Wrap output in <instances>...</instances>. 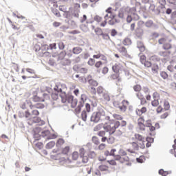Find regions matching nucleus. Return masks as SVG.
Returning a JSON list of instances; mask_svg holds the SVG:
<instances>
[{
  "label": "nucleus",
  "instance_id": "nucleus-1",
  "mask_svg": "<svg viewBox=\"0 0 176 176\" xmlns=\"http://www.w3.org/2000/svg\"><path fill=\"white\" fill-rule=\"evenodd\" d=\"M101 116H105V111L100 110L99 111L94 112L90 118V122L98 123L101 120Z\"/></svg>",
  "mask_w": 176,
  "mask_h": 176
},
{
  "label": "nucleus",
  "instance_id": "nucleus-2",
  "mask_svg": "<svg viewBox=\"0 0 176 176\" xmlns=\"http://www.w3.org/2000/svg\"><path fill=\"white\" fill-rule=\"evenodd\" d=\"M33 138H34L35 141H39L41 140V137L42 135L39 134L41 131H42V128L40 126H37L33 129Z\"/></svg>",
  "mask_w": 176,
  "mask_h": 176
},
{
  "label": "nucleus",
  "instance_id": "nucleus-3",
  "mask_svg": "<svg viewBox=\"0 0 176 176\" xmlns=\"http://www.w3.org/2000/svg\"><path fill=\"white\" fill-rule=\"evenodd\" d=\"M30 107V109H33L32 102L30 100H26L22 105H21V108L22 109H27V108Z\"/></svg>",
  "mask_w": 176,
  "mask_h": 176
},
{
  "label": "nucleus",
  "instance_id": "nucleus-4",
  "mask_svg": "<svg viewBox=\"0 0 176 176\" xmlns=\"http://www.w3.org/2000/svg\"><path fill=\"white\" fill-rule=\"evenodd\" d=\"M120 126V122L119 121H116L114 123V126H110V131L109 133V135H112L113 134H115V132L116 131V129H119V126Z\"/></svg>",
  "mask_w": 176,
  "mask_h": 176
},
{
  "label": "nucleus",
  "instance_id": "nucleus-5",
  "mask_svg": "<svg viewBox=\"0 0 176 176\" xmlns=\"http://www.w3.org/2000/svg\"><path fill=\"white\" fill-rule=\"evenodd\" d=\"M137 47L141 52H144L146 50L145 45H144V42L141 41H137Z\"/></svg>",
  "mask_w": 176,
  "mask_h": 176
},
{
  "label": "nucleus",
  "instance_id": "nucleus-6",
  "mask_svg": "<svg viewBox=\"0 0 176 176\" xmlns=\"http://www.w3.org/2000/svg\"><path fill=\"white\" fill-rule=\"evenodd\" d=\"M135 34L136 36L139 38V39H141V38H142V35H144V30L140 28H137L135 30Z\"/></svg>",
  "mask_w": 176,
  "mask_h": 176
},
{
  "label": "nucleus",
  "instance_id": "nucleus-7",
  "mask_svg": "<svg viewBox=\"0 0 176 176\" xmlns=\"http://www.w3.org/2000/svg\"><path fill=\"white\" fill-rule=\"evenodd\" d=\"M64 144H65V140H64L63 138H59L56 141V148H59V149H60L61 146L64 145Z\"/></svg>",
  "mask_w": 176,
  "mask_h": 176
},
{
  "label": "nucleus",
  "instance_id": "nucleus-8",
  "mask_svg": "<svg viewBox=\"0 0 176 176\" xmlns=\"http://www.w3.org/2000/svg\"><path fill=\"white\" fill-rule=\"evenodd\" d=\"M32 123H39L41 122V126H43L45 124V121H42V119L38 116H34L32 117Z\"/></svg>",
  "mask_w": 176,
  "mask_h": 176
},
{
  "label": "nucleus",
  "instance_id": "nucleus-9",
  "mask_svg": "<svg viewBox=\"0 0 176 176\" xmlns=\"http://www.w3.org/2000/svg\"><path fill=\"white\" fill-rule=\"evenodd\" d=\"M82 52H83V49L80 47H74L72 48L73 54H80Z\"/></svg>",
  "mask_w": 176,
  "mask_h": 176
},
{
  "label": "nucleus",
  "instance_id": "nucleus-10",
  "mask_svg": "<svg viewBox=\"0 0 176 176\" xmlns=\"http://www.w3.org/2000/svg\"><path fill=\"white\" fill-rule=\"evenodd\" d=\"M87 100V96L86 94H82L80 96V101L79 102V104H82L83 107H85V102Z\"/></svg>",
  "mask_w": 176,
  "mask_h": 176
},
{
  "label": "nucleus",
  "instance_id": "nucleus-11",
  "mask_svg": "<svg viewBox=\"0 0 176 176\" xmlns=\"http://www.w3.org/2000/svg\"><path fill=\"white\" fill-rule=\"evenodd\" d=\"M45 108V105L43 103H36L35 104H33V109H43Z\"/></svg>",
  "mask_w": 176,
  "mask_h": 176
},
{
  "label": "nucleus",
  "instance_id": "nucleus-12",
  "mask_svg": "<svg viewBox=\"0 0 176 176\" xmlns=\"http://www.w3.org/2000/svg\"><path fill=\"white\" fill-rule=\"evenodd\" d=\"M170 23H172V24H176V10L170 15Z\"/></svg>",
  "mask_w": 176,
  "mask_h": 176
},
{
  "label": "nucleus",
  "instance_id": "nucleus-13",
  "mask_svg": "<svg viewBox=\"0 0 176 176\" xmlns=\"http://www.w3.org/2000/svg\"><path fill=\"white\" fill-rule=\"evenodd\" d=\"M81 119L83 122H86L87 120V111L86 110H83L81 113Z\"/></svg>",
  "mask_w": 176,
  "mask_h": 176
},
{
  "label": "nucleus",
  "instance_id": "nucleus-14",
  "mask_svg": "<svg viewBox=\"0 0 176 176\" xmlns=\"http://www.w3.org/2000/svg\"><path fill=\"white\" fill-rule=\"evenodd\" d=\"M172 47H173V45H171L170 43H164L162 46V48L164 49V50H170V49H172Z\"/></svg>",
  "mask_w": 176,
  "mask_h": 176
},
{
  "label": "nucleus",
  "instance_id": "nucleus-15",
  "mask_svg": "<svg viewBox=\"0 0 176 176\" xmlns=\"http://www.w3.org/2000/svg\"><path fill=\"white\" fill-rule=\"evenodd\" d=\"M120 53H122V56H126L127 55V50L126 49V47L122 46L118 49Z\"/></svg>",
  "mask_w": 176,
  "mask_h": 176
},
{
  "label": "nucleus",
  "instance_id": "nucleus-16",
  "mask_svg": "<svg viewBox=\"0 0 176 176\" xmlns=\"http://www.w3.org/2000/svg\"><path fill=\"white\" fill-rule=\"evenodd\" d=\"M54 145H56V142L51 141L46 144L45 148L46 149H52V148H53Z\"/></svg>",
  "mask_w": 176,
  "mask_h": 176
},
{
  "label": "nucleus",
  "instance_id": "nucleus-17",
  "mask_svg": "<svg viewBox=\"0 0 176 176\" xmlns=\"http://www.w3.org/2000/svg\"><path fill=\"white\" fill-rule=\"evenodd\" d=\"M61 65H63V67H68L71 65V60L65 59V60L61 62Z\"/></svg>",
  "mask_w": 176,
  "mask_h": 176
},
{
  "label": "nucleus",
  "instance_id": "nucleus-18",
  "mask_svg": "<svg viewBox=\"0 0 176 176\" xmlns=\"http://www.w3.org/2000/svg\"><path fill=\"white\" fill-rule=\"evenodd\" d=\"M122 43L124 46H129V45H131V39L129 38H125L123 40Z\"/></svg>",
  "mask_w": 176,
  "mask_h": 176
},
{
  "label": "nucleus",
  "instance_id": "nucleus-19",
  "mask_svg": "<svg viewBox=\"0 0 176 176\" xmlns=\"http://www.w3.org/2000/svg\"><path fill=\"white\" fill-rule=\"evenodd\" d=\"M41 135V137L45 138V137H47V135H50V131H49V129H45L44 131H42Z\"/></svg>",
  "mask_w": 176,
  "mask_h": 176
},
{
  "label": "nucleus",
  "instance_id": "nucleus-20",
  "mask_svg": "<svg viewBox=\"0 0 176 176\" xmlns=\"http://www.w3.org/2000/svg\"><path fill=\"white\" fill-rule=\"evenodd\" d=\"M65 98L67 100L68 104H71V102H72L74 101V96L71 95V94H67L65 96Z\"/></svg>",
  "mask_w": 176,
  "mask_h": 176
},
{
  "label": "nucleus",
  "instance_id": "nucleus-21",
  "mask_svg": "<svg viewBox=\"0 0 176 176\" xmlns=\"http://www.w3.org/2000/svg\"><path fill=\"white\" fill-rule=\"evenodd\" d=\"M120 70V67L118 64H116L115 65L112 66L113 72L118 74V72H119Z\"/></svg>",
  "mask_w": 176,
  "mask_h": 176
},
{
  "label": "nucleus",
  "instance_id": "nucleus-22",
  "mask_svg": "<svg viewBox=\"0 0 176 176\" xmlns=\"http://www.w3.org/2000/svg\"><path fill=\"white\" fill-rule=\"evenodd\" d=\"M69 152V146H66L64 148L62 149V155H68Z\"/></svg>",
  "mask_w": 176,
  "mask_h": 176
},
{
  "label": "nucleus",
  "instance_id": "nucleus-23",
  "mask_svg": "<svg viewBox=\"0 0 176 176\" xmlns=\"http://www.w3.org/2000/svg\"><path fill=\"white\" fill-rule=\"evenodd\" d=\"M52 12L56 17H61V14H60V11H58V10L52 8Z\"/></svg>",
  "mask_w": 176,
  "mask_h": 176
},
{
  "label": "nucleus",
  "instance_id": "nucleus-24",
  "mask_svg": "<svg viewBox=\"0 0 176 176\" xmlns=\"http://www.w3.org/2000/svg\"><path fill=\"white\" fill-rule=\"evenodd\" d=\"M82 108H83V104L82 103H80V104H78L77 107L75 109L76 113L79 114L82 111Z\"/></svg>",
  "mask_w": 176,
  "mask_h": 176
},
{
  "label": "nucleus",
  "instance_id": "nucleus-25",
  "mask_svg": "<svg viewBox=\"0 0 176 176\" xmlns=\"http://www.w3.org/2000/svg\"><path fill=\"white\" fill-rule=\"evenodd\" d=\"M95 33L96 34V35L100 36L102 35V34H104V32H102V29H101V28H96L95 30Z\"/></svg>",
  "mask_w": 176,
  "mask_h": 176
},
{
  "label": "nucleus",
  "instance_id": "nucleus-26",
  "mask_svg": "<svg viewBox=\"0 0 176 176\" xmlns=\"http://www.w3.org/2000/svg\"><path fill=\"white\" fill-rule=\"evenodd\" d=\"M146 111H147L146 107H142L141 109H136L135 112H136V113H138V112H140V113H142H142H146Z\"/></svg>",
  "mask_w": 176,
  "mask_h": 176
},
{
  "label": "nucleus",
  "instance_id": "nucleus-27",
  "mask_svg": "<svg viewBox=\"0 0 176 176\" xmlns=\"http://www.w3.org/2000/svg\"><path fill=\"white\" fill-rule=\"evenodd\" d=\"M98 168L100 171H108L109 166L107 165H100Z\"/></svg>",
  "mask_w": 176,
  "mask_h": 176
},
{
  "label": "nucleus",
  "instance_id": "nucleus-28",
  "mask_svg": "<svg viewBox=\"0 0 176 176\" xmlns=\"http://www.w3.org/2000/svg\"><path fill=\"white\" fill-rule=\"evenodd\" d=\"M25 118L26 119H28V118H30V120H31V119H32V115L31 114V113L30 112V110H26L25 111Z\"/></svg>",
  "mask_w": 176,
  "mask_h": 176
},
{
  "label": "nucleus",
  "instance_id": "nucleus-29",
  "mask_svg": "<svg viewBox=\"0 0 176 176\" xmlns=\"http://www.w3.org/2000/svg\"><path fill=\"white\" fill-rule=\"evenodd\" d=\"M51 97L54 101H57L58 100V92L52 93Z\"/></svg>",
  "mask_w": 176,
  "mask_h": 176
},
{
  "label": "nucleus",
  "instance_id": "nucleus-30",
  "mask_svg": "<svg viewBox=\"0 0 176 176\" xmlns=\"http://www.w3.org/2000/svg\"><path fill=\"white\" fill-rule=\"evenodd\" d=\"M100 36H102L103 39H105V41H111V37L109 36V34L107 33H102Z\"/></svg>",
  "mask_w": 176,
  "mask_h": 176
},
{
  "label": "nucleus",
  "instance_id": "nucleus-31",
  "mask_svg": "<svg viewBox=\"0 0 176 176\" xmlns=\"http://www.w3.org/2000/svg\"><path fill=\"white\" fill-rule=\"evenodd\" d=\"M32 111V118H34V116H39V111L36 110V109H34Z\"/></svg>",
  "mask_w": 176,
  "mask_h": 176
},
{
  "label": "nucleus",
  "instance_id": "nucleus-32",
  "mask_svg": "<svg viewBox=\"0 0 176 176\" xmlns=\"http://www.w3.org/2000/svg\"><path fill=\"white\" fill-rule=\"evenodd\" d=\"M72 108H76L78 105V99H73V101L70 102Z\"/></svg>",
  "mask_w": 176,
  "mask_h": 176
},
{
  "label": "nucleus",
  "instance_id": "nucleus-33",
  "mask_svg": "<svg viewBox=\"0 0 176 176\" xmlns=\"http://www.w3.org/2000/svg\"><path fill=\"white\" fill-rule=\"evenodd\" d=\"M92 142H94V144H95V145H99L100 144V140H98V138H97V136L92 137Z\"/></svg>",
  "mask_w": 176,
  "mask_h": 176
},
{
  "label": "nucleus",
  "instance_id": "nucleus-34",
  "mask_svg": "<svg viewBox=\"0 0 176 176\" xmlns=\"http://www.w3.org/2000/svg\"><path fill=\"white\" fill-rule=\"evenodd\" d=\"M140 61L141 64L144 65L145 63L146 62V56L145 55L140 56Z\"/></svg>",
  "mask_w": 176,
  "mask_h": 176
},
{
  "label": "nucleus",
  "instance_id": "nucleus-35",
  "mask_svg": "<svg viewBox=\"0 0 176 176\" xmlns=\"http://www.w3.org/2000/svg\"><path fill=\"white\" fill-rule=\"evenodd\" d=\"M144 160H145V156L141 155L140 157L136 158V162L138 163H144Z\"/></svg>",
  "mask_w": 176,
  "mask_h": 176
},
{
  "label": "nucleus",
  "instance_id": "nucleus-36",
  "mask_svg": "<svg viewBox=\"0 0 176 176\" xmlns=\"http://www.w3.org/2000/svg\"><path fill=\"white\" fill-rule=\"evenodd\" d=\"M153 24V21L148 20L145 23V26L147 27V28H151L152 27V25Z\"/></svg>",
  "mask_w": 176,
  "mask_h": 176
},
{
  "label": "nucleus",
  "instance_id": "nucleus-37",
  "mask_svg": "<svg viewBox=\"0 0 176 176\" xmlns=\"http://www.w3.org/2000/svg\"><path fill=\"white\" fill-rule=\"evenodd\" d=\"M167 2L172 5L173 9H176V0H167Z\"/></svg>",
  "mask_w": 176,
  "mask_h": 176
},
{
  "label": "nucleus",
  "instance_id": "nucleus-38",
  "mask_svg": "<svg viewBox=\"0 0 176 176\" xmlns=\"http://www.w3.org/2000/svg\"><path fill=\"white\" fill-rule=\"evenodd\" d=\"M41 50L42 52H47V50H50V47L47 45V44H43L41 46Z\"/></svg>",
  "mask_w": 176,
  "mask_h": 176
},
{
  "label": "nucleus",
  "instance_id": "nucleus-39",
  "mask_svg": "<svg viewBox=\"0 0 176 176\" xmlns=\"http://www.w3.org/2000/svg\"><path fill=\"white\" fill-rule=\"evenodd\" d=\"M141 89H142L141 85H140L138 84L133 86L134 91H136V92L141 91Z\"/></svg>",
  "mask_w": 176,
  "mask_h": 176
},
{
  "label": "nucleus",
  "instance_id": "nucleus-40",
  "mask_svg": "<svg viewBox=\"0 0 176 176\" xmlns=\"http://www.w3.org/2000/svg\"><path fill=\"white\" fill-rule=\"evenodd\" d=\"M82 160V163H84V164H86V163H87V162H89V157L88 155H82V157H80Z\"/></svg>",
  "mask_w": 176,
  "mask_h": 176
},
{
  "label": "nucleus",
  "instance_id": "nucleus-41",
  "mask_svg": "<svg viewBox=\"0 0 176 176\" xmlns=\"http://www.w3.org/2000/svg\"><path fill=\"white\" fill-rule=\"evenodd\" d=\"M164 107L166 111H168V109H170V103L168 102V101L165 100L164 102Z\"/></svg>",
  "mask_w": 176,
  "mask_h": 176
},
{
  "label": "nucleus",
  "instance_id": "nucleus-42",
  "mask_svg": "<svg viewBox=\"0 0 176 176\" xmlns=\"http://www.w3.org/2000/svg\"><path fill=\"white\" fill-rule=\"evenodd\" d=\"M135 138L138 140V141H144V137H142V135H140L139 133L135 134Z\"/></svg>",
  "mask_w": 176,
  "mask_h": 176
},
{
  "label": "nucleus",
  "instance_id": "nucleus-43",
  "mask_svg": "<svg viewBox=\"0 0 176 176\" xmlns=\"http://www.w3.org/2000/svg\"><path fill=\"white\" fill-rule=\"evenodd\" d=\"M94 63H96V60L93 58H91L89 59L87 64L88 65L93 67V65H94Z\"/></svg>",
  "mask_w": 176,
  "mask_h": 176
},
{
  "label": "nucleus",
  "instance_id": "nucleus-44",
  "mask_svg": "<svg viewBox=\"0 0 176 176\" xmlns=\"http://www.w3.org/2000/svg\"><path fill=\"white\" fill-rule=\"evenodd\" d=\"M160 76L164 79H167V78H168V74L166 72H161Z\"/></svg>",
  "mask_w": 176,
  "mask_h": 176
},
{
  "label": "nucleus",
  "instance_id": "nucleus-45",
  "mask_svg": "<svg viewBox=\"0 0 176 176\" xmlns=\"http://www.w3.org/2000/svg\"><path fill=\"white\" fill-rule=\"evenodd\" d=\"M89 85H92V86H98V82L93 79L89 80Z\"/></svg>",
  "mask_w": 176,
  "mask_h": 176
},
{
  "label": "nucleus",
  "instance_id": "nucleus-46",
  "mask_svg": "<svg viewBox=\"0 0 176 176\" xmlns=\"http://www.w3.org/2000/svg\"><path fill=\"white\" fill-rule=\"evenodd\" d=\"M78 157H79V153H78V152L74 151L72 153V159L73 160H78Z\"/></svg>",
  "mask_w": 176,
  "mask_h": 176
},
{
  "label": "nucleus",
  "instance_id": "nucleus-47",
  "mask_svg": "<svg viewBox=\"0 0 176 176\" xmlns=\"http://www.w3.org/2000/svg\"><path fill=\"white\" fill-rule=\"evenodd\" d=\"M118 17L119 19H123L124 17V12L122 8L118 12Z\"/></svg>",
  "mask_w": 176,
  "mask_h": 176
},
{
  "label": "nucleus",
  "instance_id": "nucleus-48",
  "mask_svg": "<svg viewBox=\"0 0 176 176\" xmlns=\"http://www.w3.org/2000/svg\"><path fill=\"white\" fill-rule=\"evenodd\" d=\"M96 152L94 151H90V153L87 155L89 159H94V157H96Z\"/></svg>",
  "mask_w": 176,
  "mask_h": 176
},
{
  "label": "nucleus",
  "instance_id": "nucleus-49",
  "mask_svg": "<svg viewBox=\"0 0 176 176\" xmlns=\"http://www.w3.org/2000/svg\"><path fill=\"white\" fill-rule=\"evenodd\" d=\"M107 162L110 164V166H118V163H116L115 160H107Z\"/></svg>",
  "mask_w": 176,
  "mask_h": 176
},
{
  "label": "nucleus",
  "instance_id": "nucleus-50",
  "mask_svg": "<svg viewBox=\"0 0 176 176\" xmlns=\"http://www.w3.org/2000/svg\"><path fill=\"white\" fill-rule=\"evenodd\" d=\"M113 117L117 120H123V117L119 114H113Z\"/></svg>",
  "mask_w": 176,
  "mask_h": 176
},
{
  "label": "nucleus",
  "instance_id": "nucleus-51",
  "mask_svg": "<svg viewBox=\"0 0 176 176\" xmlns=\"http://www.w3.org/2000/svg\"><path fill=\"white\" fill-rule=\"evenodd\" d=\"M58 48L60 49V50H63V49H65V45H64V43L63 41H60L58 43Z\"/></svg>",
  "mask_w": 176,
  "mask_h": 176
},
{
  "label": "nucleus",
  "instance_id": "nucleus-52",
  "mask_svg": "<svg viewBox=\"0 0 176 176\" xmlns=\"http://www.w3.org/2000/svg\"><path fill=\"white\" fill-rule=\"evenodd\" d=\"M146 142H150L151 144H153L155 142V139L152 137L147 136L146 138Z\"/></svg>",
  "mask_w": 176,
  "mask_h": 176
},
{
  "label": "nucleus",
  "instance_id": "nucleus-53",
  "mask_svg": "<svg viewBox=\"0 0 176 176\" xmlns=\"http://www.w3.org/2000/svg\"><path fill=\"white\" fill-rule=\"evenodd\" d=\"M158 174L162 176H167V174H166V170H164L163 168H161L158 170Z\"/></svg>",
  "mask_w": 176,
  "mask_h": 176
},
{
  "label": "nucleus",
  "instance_id": "nucleus-54",
  "mask_svg": "<svg viewBox=\"0 0 176 176\" xmlns=\"http://www.w3.org/2000/svg\"><path fill=\"white\" fill-rule=\"evenodd\" d=\"M77 12H80V4L76 3L74 4V10Z\"/></svg>",
  "mask_w": 176,
  "mask_h": 176
},
{
  "label": "nucleus",
  "instance_id": "nucleus-55",
  "mask_svg": "<svg viewBox=\"0 0 176 176\" xmlns=\"http://www.w3.org/2000/svg\"><path fill=\"white\" fill-rule=\"evenodd\" d=\"M108 144H113L115 142V138L113 136H111L107 139Z\"/></svg>",
  "mask_w": 176,
  "mask_h": 176
},
{
  "label": "nucleus",
  "instance_id": "nucleus-56",
  "mask_svg": "<svg viewBox=\"0 0 176 176\" xmlns=\"http://www.w3.org/2000/svg\"><path fill=\"white\" fill-rule=\"evenodd\" d=\"M132 146H133L135 151H138L140 149V146L135 142H132Z\"/></svg>",
  "mask_w": 176,
  "mask_h": 176
},
{
  "label": "nucleus",
  "instance_id": "nucleus-57",
  "mask_svg": "<svg viewBox=\"0 0 176 176\" xmlns=\"http://www.w3.org/2000/svg\"><path fill=\"white\" fill-rule=\"evenodd\" d=\"M80 11H76L75 10H74L73 12H72V16H74V17H76L77 19L79 17V12Z\"/></svg>",
  "mask_w": 176,
  "mask_h": 176
},
{
  "label": "nucleus",
  "instance_id": "nucleus-58",
  "mask_svg": "<svg viewBox=\"0 0 176 176\" xmlns=\"http://www.w3.org/2000/svg\"><path fill=\"white\" fill-rule=\"evenodd\" d=\"M152 107H157L159 105V100L155 99L151 102Z\"/></svg>",
  "mask_w": 176,
  "mask_h": 176
},
{
  "label": "nucleus",
  "instance_id": "nucleus-59",
  "mask_svg": "<svg viewBox=\"0 0 176 176\" xmlns=\"http://www.w3.org/2000/svg\"><path fill=\"white\" fill-rule=\"evenodd\" d=\"M143 65H144V67H147V68H151V67H152V62L146 60Z\"/></svg>",
  "mask_w": 176,
  "mask_h": 176
},
{
  "label": "nucleus",
  "instance_id": "nucleus-60",
  "mask_svg": "<svg viewBox=\"0 0 176 176\" xmlns=\"http://www.w3.org/2000/svg\"><path fill=\"white\" fill-rule=\"evenodd\" d=\"M85 108H86V112H90L91 111V106H90V104L86 103L85 104Z\"/></svg>",
  "mask_w": 176,
  "mask_h": 176
},
{
  "label": "nucleus",
  "instance_id": "nucleus-61",
  "mask_svg": "<svg viewBox=\"0 0 176 176\" xmlns=\"http://www.w3.org/2000/svg\"><path fill=\"white\" fill-rule=\"evenodd\" d=\"M66 54H67V52L62 51L59 54V58L63 59V58H64V57H65Z\"/></svg>",
  "mask_w": 176,
  "mask_h": 176
},
{
  "label": "nucleus",
  "instance_id": "nucleus-62",
  "mask_svg": "<svg viewBox=\"0 0 176 176\" xmlns=\"http://www.w3.org/2000/svg\"><path fill=\"white\" fill-rule=\"evenodd\" d=\"M59 96H60V98H61V101H62L63 104H65V102H67V101H68L67 99V98H66L65 96H63L61 95V94H60Z\"/></svg>",
  "mask_w": 176,
  "mask_h": 176
},
{
  "label": "nucleus",
  "instance_id": "nucleus-63",
  "mask_svg": "<svg viewBox=\"0 0 176 176\" xmlns=\"http://www.w3.org/2000/svg\"><path fill=\"white\" fill-rule=\"evenodd\" d=\"M152 120H148L146 121V123L144 124V126L146 127H149L150 126H152Z\"/></svg>",
  "mask_w": 176,
  "mask_h": 176
},
{
  "label": "nucleus",
  "instance_id": "nucleus-64",
  "mask_svg": "<svg viewBox=\"0 0 176 176\" xmlns=\"http://www.w3.org/2000/svg\"><path fill=\"white\" fill-rule=\"evenodd\" d=\"M94 20H95V21H97L98 23H100V21H101L102 20V17H101L98 15H96L94 16Z\"/></svg>",
  "mask_w": 176,
  "mask_h": 176
}]
</instances>
